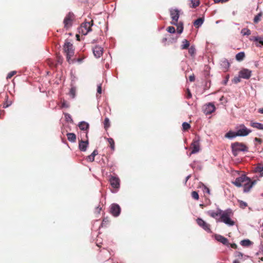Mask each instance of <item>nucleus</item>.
I'll list each match as a JSON object with an SVG mask.
<instances>
[{
	"label": "nucleus",
	"instance_id": "69168bd1",
	"mask_svg": "<svg viewBox=\"0 0 263 263\" xmlns=\"http://www.w3.org/2000/svg\"><path fill=\"white\" fill-rule=\"evenodd\" d=\"M233 263H239V261L237 260H234L233 261Z\"/></svg>",
	"mask_w": 263,
	"mask_h": 263
},
{
	"label": "nucleus",
	"instance_id": "6e6552de",
	"mask_svg": "<svg viewBox=\"0 0 263 263\" xmlns=\"http://www.w3.org/2000/svg\"><path fill=\"white\" fill-rule=\"evenodd\" d=\"M179 17H172L171 24L177 26V32L179 34H180L183 30V25L182 22H178V18Z\"/></svg>",
	"mask_w": 263,
	"mask_h": 263
},
{
	"label": "nucleus",
	"instance_id": "bf43d9fd",
	"mask_svg": "<svg viewBox=\"0 0 263 263\" xmlns=\"http://www.w3.org/2000/svg\"><path fill=\"white\" fill-rule=\"evenodd\" d=\"M189 80L191 82H193L195 80V77L194 75H191L189 77Z\"/></svg>",
	"mask_w": 263,
	"mask_h": 263
},
{
	"label": "nucleus",
	"instance_id": "5701e85b",
	"mask_svg": "<svg viewBox=\"0 0 263 263\" xmlns=\"http://www.w3.org/2000/svg\"><path fill=\"white\" fill-rule=\"evenodd\" d=\"M170 14L171 16H179V15H182L183 13L180 10L172 9L170 10Z\"/></svg>",
	"mask_w": 263,
	"mask_h": 263
},
{
	"label": "nucleus",
	"instance_id": "6e6d98bb",
	"mask_svg": "<svg viewBox=\"0 0 263 263\" xmlns=\"http://www.w3.org/2000/svg\"><path fill=\"white\" fill-rule=\"evenodd\" d=\"M229 75H228V76H227L226 77L225 79L223 81V82H222V84H223V85H227V83H228V81H229Z\"/></svg>",
	"mask_w": 263,
	"mask_h": 263
},
{
	"label": "nucleus",
	"instance_id": "c756f323",
	"mask_svg": "<svg viewBox=\"0 0 263 263\" xmlns=\"http://www.w3.org/2000/svg\"><path fill=\"white\" fill-rule=\"evenodd\" d=\"M68 140L71 142H74L76 140V136L74 133H69L67 134Z\"/></svg>",
	"mask_w": 263,
	"mask_h": 263
},
{
	"label": "nucleus",
	"instance_id": "4be33fe9",
	"mask_svg": "<svg viewBox=\"0 0 263 263\" xmlns=\"http://www.w3.org/2000/svg\"><path fill=\"white\" fill-rule=\"evenodd\" d=\"M88 145V140L86 141L81 140L79 143V149L82 152H85L87 149V148Z\"/></svg>",
	"mask_w": 263,
	"mask_h": 263
},
{
	"label": "nucleus",
	"instance_id": "4c0bfd02",
	"mask_svg": "<svg viewBox=\"0 0 263 263\" xmlns=\"http://www.w3.org/2000/svg\"><path fill=\"white\" fill-rule=\"evenodd\" d=\"M104 126L105 129H107L110 127V121L108 118L106 117L105 118L104 121Z\"/></svg>",
	"mask_w": 263,
	"mask_h": 263
},
{
	"label": "nucleus",
	"instance_id": "9b49d317",
	"mask_svg": "<svg viewBox=\"0 0 263 263\" xmlns=\"http://www.w3.org/2000/svg\"><path fill=\"white\" fill-rule=\"evenodd\" d=\"M215 106L212 103H209L205 105L203 110L205 115H210L215 110Z\"/></svg>",
	"mask_w": 263,
	"mask_h": 263
},
{
	"label": "nucleus",
	"instance_id": "1a4fd4ad",
	"mask_svg": "<svg viewBox=\"0 0 263 263\" xmlns=\"http://www.w3.org/2000/svg\"><path fill=\"white\" fill-rule=\"evenodd\" d=\"M197 224L201 227L204 230L208 233H212V231L210 229V225L204 221L202 219L198 218L196 219Z\"/></svg>",
	"mask_w": 263,
	"mask_h": 263
},
{
	"label": "nucleus",
	"instance_id": "37998d69",
	"mask_svg": "<svg viewBox=\"0 0 263 263\" xmlns=\"http://www.w3.org/2000/svg\"><path fill=\"white\" fill-rule=\"evenodd\" d=\"M167 31L170 33H174L176 31L175 28L173 26H169L167 28Z\"/></svg>",
	"mask_w": 263,
	"mask_h": 263
},
{
	"label": "nucleus",
	"instance_id": "0e129e2a",
	"mask_svg": "<svg viewBox=\"0 0 263 263\" xmlns=\"http://www.w3.org/2000/svg\"><path fill=\"white\" fill-rule=\"evenodd\" d=\"M258 112L260 114H263V108H259L258 110Z\"/></svg>",
	"mask_w": 263,
	"mask_h": 263
},
{
	"label": "nucleus",
	"instance_id": "49530a36",
	"mask_svg": "<svg viewBox=\"0 0 263 263\" xmlns=\"http://www.w3.org/2000/svg\"><path fill=\"white\" fill-rule=\"evenodd\" d=\"M69 107V104L66 101H63L62 103V108H68Z\"/></svg>",
	"mask_w": 263,
	"mask_h": 263
},
{
	"label": "nucleus",
	"instance_id": "a878e982",
	"mask_svg": "<svg viewBox=\"0 0 263 263\" xmlns=\"http://www.w3.org/2000/svg\"><path fill=\"white\" fill-rule=\"evenodd\" d=\"M191 167L193 169L196 170H201L202 166L198 161H194L193 163L190 164Z\"/></svg>",
	"mask_w": 263,
	"mask_h": 263
},
{
	"label": "nucleus",
	"instance_id": "7c9ffc66",
	"mask_svg": "<svg viewBox=\"0 0 263 263\" xmlns=\"http://www.w3.org/2000/svg\"><path fill=\"white\" fill-rule=\"evenodd\" d=\"M251 126L258 129H263V124L259 122H251Z\"/></svg>",
	"mask_w": 263,
	"mask_h": 263
},
{
	"label": "nucleus",
	"instance_id": "a18cd8bd",
	"mask_svg": "<svg viewBox=\"0 0 263 263\" xmlns=\"http://www.w3.org/2000/svg\"><path fill=\"white\" fill-rule=\"evenodd\" d=\"M241 78V77H240V76L238 75V77H235L234 78V79H233L232 81L235 84H237V83H238L239 82H240V79Z\"/></svg>",
	"mask_w": 263,
	"mask_h": 263
},
{
	"label": "nucleus",
	"instance_id": "338daca9",
	"mask_svg": "<svg viewBox=\"0 0 263 263\" xmlns=\"http://www.w3.org/2000/svg\"><path fill=\"white\" fill-rule=\"evenodd\" d=\"M9 106V105H8V104H7V105H5V106H4V108H6V107H8Z\"/></svg>",
	"mask_w": 263,
	"mask_h": 263
},
{
	"label": "nucleus",
	"instance_id": "603ef678",
	"mask_svg": "<svg viewBox=\"0 0 263 263\" xmlns=\"http://www.w3.org/2000/svg\"><path fill=\"white\" fill-rule=\"evenodd\" d=\"M235 256L239 258H241L243 256V254L240 252H236Z\"/></svg>",
	"mask_w": 263,
	"mask_h": 263
},
{
	"label": "nucleus",
	"instance_id": "2f4dec72",
	"mask_svg": "<svg viewBox=\"0 0 263 263\" xmlns=\"http://www.w3.org/2000/svg\"><path fill=\"white\" fill-rule=\"evenodd\" d=\"M245 56V52L243 51H241L236 54L235 58L237 61H241L244 59Z\"/></svg>",
	"mask_w": 263,
	"mask_h": 263
},
{
	"label": "nucleus",
	"instance_id": "13d9d810",
	"mask_svg": "<svg viewBox=\"0 0 263 263\" xmlns=\"http://www.w3.org/2000/svg\"><path fill=\"white\" fill-rule=\"evenodd\" d=\"M261 17H254V22L255 23H257L258 22H259Z\"/></svg>",
	"mask_w": 263,
	"mask_h": 263
},
{
	"label": "nucleus",
	"instance_id": "ddd939ff",
	"mask_svg": "<svg viewBox=\"0 0 263 263\" xmlns=\"http://www.w3.org/2000/svg\"><path fill=\"white\" fill-rule=\"evenodd\" d=\"M103 48L99 45H96L92 48L93 55L96 58H100L103 53Z\"/></svg>",
	"mask_w": 263,
	"mask_h": 263
},
{
	"label": "nucleus",
	"instance_id": "2eb2a0df",
	"mask_svg": "<svg viewBox=\"0 0 263 263\" xmlns=\"http://www.w3.org/2000/svg\"><path fill=\"white\" fill-rule=\"evenodd\" d=\"M214 238L217 241L221 242L223 245L227 247L229 246L230 243L229 242L228 239L223 236L219 234H215Z\"/></svg>",
	"mask_w": 263,
	"mask_h": 263
},
{
	"label": "nucleus",
	"instance_id": "79ce46f5",
	"mask_svg": "<svg viewBox=\"0 0 263 263\" xmlns=\"http://www.w3.org/2000/svg\"><path fill=\"white\" fill-rule=\"evenodd\" d=\"M182 129L183 130H186L191 127L190 124L187 122H184L182 123Z\"/></svg>",
	"mask_w": 263,
	"mask_h": 263
},
{
	"label": "nucleus",
	"instance_id": "c85d7f7f",
	"mask_svg": "<svg viewBox=\"0 0 263 263\" xmlns=\"http://www.w3.org/2000/svg\"><path fill=\"white\" fill-rule=\"evenodd\" d=\"M250 41L258 42L263 45V37L262 36H252L250 38Z\"/></svg>",
	"mask_w": 263,
	"mask_h": 263
},
{
	"label": "nucleus",
	"instance_id": "cd10ccee",
	"mask_svg": "<svg viewBox=\"0 0 263 263\" xmlns=\"http://www.w3.org/2000/svg\"><path fill=\"white\" fill-rule=\"evenodd\" d=\"M180 47H181V49L182 50L188 49L190 47L189 41L186 39H184L182 41V44H181Z\"/></svg>",
	"mask_w": 263,
	"mask_h": 263
},
{
	"label": "nucleus",
	"instance_id": "e433bc0d",
	"mask_svg": "<svg viewBox=\"0 0 263 263\" xmlns=\"http://www.w3.org/2000/svg\"><path fill=\"white\" fill-rule=\"evenodd\" d=\"M251 33V31L248 28H243L241 30V34L242 35H249Z\"/></svg>",
	"mask_w": 263,
	"mask_h": 263
},
{
	"label": "nucleus",
	"instance_id": "a211bd4d",
	"mask_svg": "<svg viewBox=\"0 0 263 263\" xmlns=\"http://www.w3.org/2000/svg\"><path fill=\"white\" fill-rule=\"evenodd\" d=\"M73 19L72 17H65L63 23L64 24V28L66 30H69L72 26Z\"/></svg>",
	"mask_w": 263,
	"mask_h": 263
},
{
	"label": "nucleus",
	"instance_id": "f03ea898",
	"mask_svg": "<svg viewBox=\"0 0 263 263\" xmlns=\"http://www.w3.org/2000/svg\"><path fill=\"white\" fill-rule=\"evenodd\" d=\"M232 153L234 157H236L240 152H248V147L243 143L235 142L231 144Z\"/></svg>",
	"mask_w": 263,
	"mask_h": 263
},
{
	"label": "nucleus",
	"instance_id": "4468645a",
	"mask_svg": "<svg viewBox=\"0 0 263 263\" xmlns=\"http://www.w3.org/2000/svg\"><path fill=\"white\" fill-rule=\"evenodd\" d=\"M109 182L111 186L115 189H119L120 187V179L118 177L111 176L109 178Z\"/></svg>",
	"mask_w": 263,
	"mask_h": 263
},
{
	"label": "nucleus",
	"instance_id": "7ed1b4c3",
	"mask_svg": "<svg viewBox=\"0 0 263 263\" xmlns=\"http://www.w3.org/2000/svg\"><path fill=\"white\" fill-rule=\"evenodd\" d=\"M64 51L66 55L67 60L69 62L71 58L74 54V49L73 45L69 41L66 40L63 46Z\"/></svg>",
	"mask_w": 263,
	"mask_h": 263
},
{
	"label": "nucleus",
	"instance_id": "412c9836",
	"mask_svg": "<svg viewBox=\"0 0 263 263\" xmlns=\"http://www.w3.org/2000/svg\"><path fill=\"white\" fill-rule=\"evenodd\" d=\"M254 172L256 173L259 174V176L260 177H263V164L258 163L254 168Z\"/></svg>",
	"mask_w": 263,
	"mask_h": 263
},
{
	"label": "nucleus",
	"instance_id": "72a5a7b5",
	"mask_svg": "<svg viewBox=\"0 0 263 263\" xmlns=\"http://www.w3.org/2000/svg\"><path fill=\"white\" fill-rule=\"evenodd\" d=\"M166 36L167 37H168L167 45L175 43L179 37V36L177 35L175 37H172L171 35H167Z\"/></svg>",
	"mask_w": 263,
	"mask_h": 263
},
{
	"label": "nucleus",
	"instance_id": "e2e57ef3",
	"mask_svg": "<svg viewBox=\"0 0 263 263\" xmlns=\"http://www.w3.org/2000/svg\"><path fill=\"white\" fill-rule=\"evenodd\" d=\"M190 177H191V175H188L186 177L185 180V184H186V182L187 181V180L189 179V178Z\"/></svg>",
	"mask_w": 263,
	"mask_h": 263
},
{
	"label": "nucleus",
	"instance_id": "dca6fc26",
	"mask_svg": "<svg viewBox=\"0 0 263 263\" xmlns=\"http://www.w3.org/2000/svg\"><path fill=\"white\" fill-rule=\"evenodd\" d=\"M256 183V180L252 181L250 179V181H247L243 184V192L248 193L250 191L253 186Z\"/></svg>",
	"mask_w": 263,
	"mask_h": 263
},
{
	"label": "nucleus",
	"instance_id": "58836bf2",
	"mask_svg": "<svg viewBox=\"0 0 263 263\" xmlns=\"http://www.w3.org/2000/svg\"><path fill=\"white\" fill-rule=\"evenodd\" d=\"M64 116L65 118V120L66 122H73L71 116H70V115L69 114L64 113Z\"/></svg>",
	"mask_w": 263,
	"mask_h": 263
},
{
	"label": "nucleus",
	"instance_id": "aec40b11",
	"mask_svg": "<svg viewBox=\"0 0 263 263\" xmlns=\"http://www.w3.org/2000/svg\"><path fill=\"white\" fill-rule=\"evenodd\" d=\"M220 66L223 68V69L225 71H227L229 69L230 64L228 60L226 59H223L220 61Z\"/></svg>",
	"mask_w": 263,
	"mask_h": 263
},
{
	"label": "nucleus",
	"instance_id": "9d476101",
	"mask_svg": "<svg viewBox=\"0 0 263 263\" xmlns=\"http://www.w3.org/2000/svg\"><path fill=\"white\" fill-rule=\"evenodd\" d=\"M110 212L114 217H118L121 212V208L117 203H112L110 205Z\"/></svg>",
	"mask_w": 263,
	"mask_h": 263
},
{
	"label": "nucleus",
	"instance_id": "a19ab883",
	"mask_svg": "<svg viewBox=\"0 0 263 263\" xmlns=\"http://www.w3.org/2000/svg\"><path fill=\"white\" fill-rule=\"evenodd\" d=\"M107 141L110 144V147L112 150L115 149V142L112 138H107Z\"/></svg>",
	"mask_w": 263,
	"mask_h": 263
},
{
	"label": "nucleus",
	"instance_id": "f3484780",
	"mask_svg": "<svg viewBox=\"0 0 263 263\" xmlns=\"http://www.w3.org/2000/svg\"><path fill=\"white\" fill-rule=\"evenodd\" d=\"M223 212V211L221 209H218L216 211L214 210H210L208 212V214L212 217L216 219V220L218 219V217H221V214Z\"/></svg>",
	"mask_w": 263,
	"mask_h": 263
},
{
	"label": "nucleus",
	"instance_id": "39448f33",
	"mask_svg": "<svg viewBox=\"0 0 263 263\" xmlns=\"http://www.w3.org/2000/svg\"><path fill=\"white\" fill-rule=\"evenodd\" d=\"M92 21L90 22H85L81 24V26L79 28V32L84 35L91 30V27L92 25Z\"/></svg>",
	"mask_w": 263,
	"mask_h": 263
},
{
	"label": "nucleus",
	"instance_id": "423d86ee",
	"mask_svg": "<svg viewBox=\"0 0 263 263\" xmlns=\"http://www.w3.org/2000/svg\"><path fill=\"white\" fill-rule=\"evenodd\" d=\"M247 181H250V178L243 174L237 178L235 181L232 182V183L236 186L240 187L242 186V183L245 184Z\"/></svg>",
	"mask_w": 263,
	"mask_h": 263
},
{
	"label": "nucleus",
	"instance_id": "3c124183",
	"mask_svg": "<svg viewBox=\"0 0 263 263\" xmlns=\"http://www.w3.org/2000/svg\"><path fill=\"white\" fill-rule=\"evenodd\" d=\"M203 191L205 193H208V194H210V189L206 187V186H205L204 185H203Z\"/></svg>",
	"mask_w": 263,
	"mask_h": 263
},
{
	"label": "nucleus",
	"instance_id": "c03bdc74",
	"mask_svg": "<svg viewBox=\"0 0 263 263\" xmlns=\"http://www.w3.org/2000/svg\"><path fill=\"white\" fill-rule=\"evenodd\" d=\"M192 197L193 198L198 200L199 199V195L198 193L196 191H193L192 192Z\"/></svg>",
	"mask_w": 263,
	"mask_h": 263
},
{
	"label": "nucleus",
	"instance_id": "bb28decb",
	"mask_svg": "<svg viewBox=\"0 0 263 263\" xmlns=\"http://www.w3.org/2000/svg\"><path fill=\"white\" fill-rule=\"evenodd\" d=\"M204 17H199L198 19L194 21V25L197 28H198L202 25L204 22Z\"/></svg>",
	"mask_w": 263,
	"mask_h": 263
},
{
	"label": "nucleus",
	"instance_id": "6ab92c4d",
	"mask_svg": "<svg viewBox=\"0 0 263 263\" xmlns=\"http://www.w3.org/2000/svg\"><path fill=\"white\" fill-rule=\"evenodd\" d=\"M78 126L81 130L85 132L86 136H87L88 130L89 127V123L85 121H81L79 122Z\"/></svg>",
	"mask_w": 263,
	"mask_h": 263
},
{
	"label": "nucleus",
	"instance_id": "f8f14e48",
	"mask_svg": "<svg viewBox=\"0 0 263 263\" xmlns=\"http://www.w3.org/2000/svg\"><path fill=\"white\" fill-rule=\"evenodd\" d=\"M252 75V71L246 68H243L239 72L240 77L244 79H249Z\"/></svg>",
	"mask_w": 263,
	"mask_h": 263
},
{
	"label": "nucleus",
	"instance_id": "393cba45",
	"mask_svg": "<svg viewBox=\"0 0 263 263\" xmlns=\"http://www.w3.org/2000/svg\"><path fill=\"white\" fill-rule=\"evenodd\" d=\"M236 137H238L236 132H233L232 130L229 131L225 135V137L229 139H233Z\"/></svg>",
	"mask_w": 263,
	"mask_h": 263
},
{
	"label": "nucleus",
	"instance_id": "ea45409f",
	"mask_svg": "<svg viewBox=\"0 0 263 263\" xmlns=\"http://www.w3.org/2000/svg\"><path fill=\"white\" fill-rule=\"evenodd\" d=\"M69 96L71 98L73 99L76 97V88L74 87H71L69 92Z\"/></svg>",
	"mask_w": 263,
	"mask_h": 263
},
{
	"label": "nucleus",
	"instance_id": "b1692460",
	"mask_svg": "<svg viewBox=\"0 0 263 263\" xmlns=\"http://www.w3.org/2000/svg\"><path fill=\"white\" fill-rule=\"evenodd\" d=\"M98 154V151L97 149H95L93 152L86 158V160L89 162H93L95 160V157Z\"/></svg>",
	"mask_w": 263,
	"mask_h": 263
},
{
	"label": "nucleus",
	"instance_id": "09e8293b",
	"mask_svg": "<svg viewBox=\"0 0 263 263\" xmlns=\"http://www.w3.org/2000/svg\"><path fill=\"white\" fill-rule=\"evenodd\" d=\"M16 73V72L15 71H11L10 72H9L7 76V77L6 78L7 79H10L14 75V74Z\"/></svg>",
	"mask_w": 263,
	"mask_h": 263
},
{
	"label": "nucleus",
	"instance_id": "c9c22d12",
	"mask_svg": "<svg viewBox=\"0 0 263 263\" xmlns=\"http://www.w3.org/2000/svg\"><path fill=\"white\" fill-rule=\"evenodd\" d=\"M189 53L193 57L196 53V48L194 45L190 46L189 48Z\"/></svg>",
	"mask_w": 263,
	"mask_h": 263
},
{
	"label": "nucleus",
	"instance_id": "052dcab7",
	"mask_svg": "<svg viewBox=\"0 0 263 263\" xmlns=\"http://www.w3.org/2000/svg\"><path fill=\"white\" fill-rule=\"evenodd\" d=\"M254 141H256L259 143H260L261 142V140L259 138H255Z\"/></svg>",
	"mask_w": 263,
	"mask_h": 263
},
{
	"label": "nucleus",
	"instance_id": "0eeeda50",
	"mask_svg": "<svg viewBox=\"0 0 263 263\" xmlns=\"http://www.w3.org/2000/svg\"><path fill=\"white\" fill-rule=\"evenodd\" d=\"M199 141L200 138L199 137H196L193 140V142L191 144V146L192 150L190 154H194L197 153L200 151V145H199Z\"/></svg>",
	"mask_w": 263,
	"mask_h": 263
},
{
	"label": "nucleus",
	"instance_id": "774afa93",
	"mask_svg": "<svg viewBox=\"0 0 263 263\" xmlns=\"http://www.w3.org/2000/svg\"><path fill=\"white\" fill-rule=\"evenodd\" d=\"M260 15H261L260 13H259L256 16L259 17V16H260Z\"/></svg>",
	"mask_w": 263,
	"mask_h": 263
},
{
	"label": "nucleus",
	"instance_id": "f257e3e1",
	"mask_svg": "<svg viewBox=\"0 0 263 263\" xmlns=\"http://www.w3.org/2000/svg\"><path fill=\"white\" fill-rule=\"evenodd\" d=\"M233 215V212L231 209H227L223 211L221 217L218 220L222 222L226 225L231 227L235 225V222L231 219V217Z\"/></svg>",
	"mask_w": 263,
	"mask_h": 263
},
{
	"label": "nucleus",
	"instance_id": "de8ad7c7",
	"mask_svg": "<svg viewBox=\"0 0 263 263\" xmlns=\"http://www.w3.org/2000/svg\"><path fill=\"white\" fill-rule=\"evenodd\" d=\"M239 203H240V206L242 208H245L247 206V203L243 201H242V200L240 201Z\"/></svg>",
	"mask_w": 263,
	"mask_h": 263
},
{
	"label": "nucleus",
	"instance_id": "5fc2aeb1",
	"mask_svg": "<svg viewBox=\"0 0 263 263\" xmlns=\"http://www.w3.org/2000/svg\"><path fill=\"white\" fill-rule=\"evenodd\" d=\"M97 93H102V86L101 84H100L97 86Z\"/></svg>",
	"mask_w": 263,
	"mask_h": 263
},
{
	"label": "nucleus",
	"instance_id": "864d4df0",
	"mask_svg": "<svg viewBox=\"0 0 263 263\" xmlns=\"http://www.w3.org/2000/svg\"><path fill=\"white\" fill-rule=\"evenodd\" d=\"M191 97H192L191 92L190 90H189V89H187V91H186V98L187 99H190V98H191Z\"/></svg>",
	"mask_w": 263,
	"mask_h": 263
},
{
	"label": "nucleus",
	"instance_id": "4d7b16f0",
	"mask_svg": "<svg viewBox=\"0 0 263 263\" xmlns=\"http://www.w3.org/2000/svg\"><path fill=\"white\" fill-rule=\"evenodd\" d=\"M229 247H230L231 248H233V249H236L237 248V245L234 243H230Z\"/></svg>",
	"mask_w": 263,
	"mask_h": 263
},
{
	"label": "nucleus",
	"instance_id": "f704fd0d",
	"mask_svg": "<svg viewBox=\"0 0 263 263\" xmlns=\"http://www.w3.org/2000/svg\"><path fill=\"white\" fill-rule=\"evenodd\" d=\"M200 4L199 0H191L190 3V6L192 8H196L199 6Z\"/></svg>",
	"mask_w": 263,
	"mask_h": 263
},
{
	"label": "nucleus",
	"instance_id": "473e14b6",
	"mask_svg": "<svg viewBox=\"0 0 263 263\" xmlns=\"http://www.w3.org/2000/svg\"><path fill=\"white\" fill-rule=\"evenodd\" d=\"M240 245L243 247H249L251 245L253 242L249 239H244L240 241Z\"/></svg>",
	"mask_w": 263,
	"mask_h": 263
},
{
	"label": "nucleus",
	"instance_id": "8fccbe9b",
	"mask_svg": "<svg viewBox=\"0 0 263 263\" xmlns=\"http://www.w3.org/2000/svg\"><path fill=\"white\" fill-rule=\"evenodd\" d=\"M168 37H167L166 35L163 37L162 40V43L164 44V45H167L168 43Z\"/></svg>",
	"mask_w": 263,
	"mask_h": 263
},
{
	"label": "nucleus",
	"instance_id": "680f3d73",
	"mask_svg": "<svg viewBox=\"0 0 263 263\" xmlns=\"http://www.w3.org/2000/svg\"><path fill=\"white\" fill-rule=\"evenodd\" d=\"M96 243L98 247H100L101 246L100 243H101L99 241V238L97 239Z\"/></svg>",
	"mask_w": 263,
	"mask_h": 263
},
{
	"label": "nucleus",
	"instance_id": "20e7f679",
	"mask_svg": "<svg viewBox=\"0 0 263 263\" xmlns=\"http://www.w3.org/2000/svg\"><path fill=\"white\" fill-rule=\"evenodd\" d=\"M238 137H245L251 133L252 130L247 128L243 124H241L236 127Z\"/></svg>",
	"mask_w": 263,
	"mask_h": 263
}]
</instances>
